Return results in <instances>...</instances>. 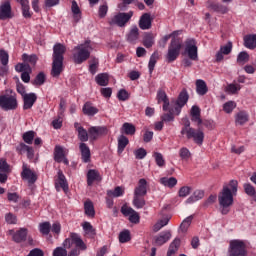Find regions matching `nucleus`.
<instances>
[{
    "label": "nucleus",
    "mask_w": 256,
    "mask_h": 256,
    "mask_svg": "<svg viewBox=\"0 0 256 256\" xmlns=\"http://www.w3.org/2000/svg\"><path fill=\"white\" fill-rule=\"evenodd\" d=\"M239 182L231 180L228 184L224 185L218 195L219 211L221 215H229L231 207H233L235 195H237V187Z\"/></svg>",
    "instance_id": "obj_1"
},
{
    "label": "nucleus",
    "mask_w": 256,
    "mask_h": 256,
    "mask_svg": "<svg viewBox=\"0 0 256 256\" xmlns=\"http://www.w3.org/2000/svg\"><path fill=\"white\" fill-rule=\"evenodd\" d=\"M62 245L65 249H72L73 245H75V248L68 253V256H79L81 255V251H85L87 249V245L83 242L81 236L73 232L70 233V236L63 241Z\"/></svg>",
    "instance_id": "obj_2"
},
{
    "label": "nucleus",
    "mask_w": 256,
    "mask_h": 256,
    "mask_svg": "<svg viewBox=\"0 0 256 256\" xmlns=\"http://www.w3.org/2000/svg\"><path fill=\"white\" fill-rule=\"evenodd\" d=\"M67 48L65 45L58 43L53 47V64H52V77H59L63 71V55H65Z\"/></svg>",
    "instance_id": "obj_3"
},
{
    "label": "nucleus",
    "mask_w": 256,
    "mask_h": 256,
    "mask_svg": "<svg viewBox=\"0 0 256 256\" xmlns=\"http://www.w3.org/2000/svg\"><path fill=\"white\" fill-rule=\"evenodd\" d=\"M91 51H93V46H91V41L89 40L75 46L72 50V59L74 63H76V65L85 63V61L91 57Z\"/></svg>",
    "instance_id": "obj_4"
},
{
    "label": "nucleus",
    "mask_w": 256,
    "mask_h": 256,
    "mask_svg": "<svg viewBox=\"0 0 256 256\" xmlns=\"http://www.w3.org/2000/svg\"><path fill=\"white\" fill-rule=\"evenodd\" d=\"M19 107L17 102V95L13 93V90H6L5 94L0 95V108L3 111H15Z\"/></svg>",
    "instance_id": "obj_5"
},
{
    "label": "nucleus",
    "mask_w": 256,
    "mask_h": 256,
    "mask_svg": "<svg viewBox=\"0 0 256 256\" xmlns=\"http://www.w3.org/2000/svg\"><path fill=\"white\" fill-rule=\"evenodd\" d=\"M228 256H247V244L245 240H231L228 247Z\"/></svg>",
    "instance_id": "obj_6"
},
{
    "label": "nucleus",
    "mask_w": 256,
    "mask_h": 256,
    "mask_svg": "<svg viewBox=\"0 0 256 256\" xmlns=\"http://www.w3.org/2000/svg\"><path fill=\"white\" fill-rule=\"evenodd\" d=\"M181 47H183L181 41L178 38H172L166 55L168 63H173V61L177 60L181 53Z\"/></svg>",
    "instance_id": "obj_7"
},
{
    "label": "nucleus",
    "mask_w": 256,
    "mask_h": 256,
    "mask_svg": "<svg viewBox=\"0 0 256 256\" xmlns=\"http://www.w3.org/2000/svg\"><path fill=\"white\" fill-rule=\"evenodd\" d=\"M199 49L197 48V41L193 38H188L184 45V55H187L191 61H199Z\"/></svg>",
    "instance_id": "obj_8"
},
{
    "label": "nucleus",
    "mask_w": 256,
    "mask_h": 256,
    "mask_svg": "<svg viewBox=\"0 0 256 256\" xmlns=\"http://www.w3.org/2000/svg\"><path fill=\"white\" fill-rule=\"evenodd\" d=\"M131 17H133V11H129L127 13L120 12L110 20L109 24L117 25L118 27H125V25H127L131 20Z\"/></svg>",
    "instance_id": "obj_9"
},
{
    "label": "nucleus",
    "mask_w": 256,
    "mask_h": 256,
    "mask_svg": "<svg viewBox=\"0 0 256 256\" xmlns=\"http://www.w3.org/2000/svg\"><path fill=\"white\" fill-rule=\"evenodd\" d=\"M187 133L184 134L186 139H191L196 143V145H203V141H205V132L201 129H189L186 131Z\"/></svg>",
    "instance_id": "obj_10"
},
{
    "label": "nucleus",
    "mask_w": 256,
    "mask_h": 256,
    "mask_svg": "<svg viewBox=\"0 0 256 256\" xmlns=\"http://www.w3.org/2000/svg\"><path fill=\"white\" fill-rule=\"evenodd\" d=\"M15 71H17V73H22L21 74V80L24 83H29V81H31V73H33V69H31V65H29V64H17L15 66Z\"/></svg>",
    "instance_id": "obj_11"
},
{
    "label": "nucleus",
    "mask_w": 256,
    "mask_h": 256,
    "mask_svg": "<svg viewBox=\"0 0 256 256\" xmlns=\"http://www.w3.org/2000/svg\"><path fill=\"white\" fill-rule=\"evenodd\" d=\"M189 101V94L187 93V90H182L178 96V99L175 102V107L172 109L173 113L176 115H179L181 113V109L187 105V102Z\"/></svg>",
    "instance_id": "obj_12"
},
{
    "label": "nucleus",
    "mask_w": 256,
    "mask_h": 256,
    "mask_svg": "<svg viewBox=\"0 0 256 256\" xmlns=\"http://www.w3.org/2000/svg\"><path fill=\"white\" fill-rule=\"evenodd\" d=\"M55 189L56 191H61V189H63L65 193L69 191V183L67 182L65 174H63V171L61 170L57 172V176L55 178Z\"/></svg>",
    "instance_id": "obj_13"
},
{
    "label": "nucleus",
    "mask_w": 256,
    "mask_h": 256,
    "mask_svg": "<svg viewBox=\"0 0 256 256\" xmlns=\"http://www.w3.org/2000/svg\"><path fill=\"white\" fill-rule=\"evenodd\" d=\"M0 19L1 21H5V19H13V11L9 0L2 2L0 5Z\"/></svg>",
    "instance_id": "obj_14"
},
{
    "label": "nucleus",
    "mask_w": 256,
    "mask_h": 256,
    "mask_svg": "<svg viewBox=\"0 0 256 256\" xmlns=\"http://www.w3.org/2000/svg\"><path fill=\"white\" fill-rule=\"evenodd\" d=\"M21 177L24 181H28L29 185H33L37 181V174L30 170L25 163L22 165Z\"/></svg>",
    "instance_id": "obj_15"
},
{
    "label": "nucleus",
    "mask_w": 256,
    "mask_h": 256,
    "mask_svg": "<svg viewBox=\"0 0 256 256\" xmlns=\"http://www.w3.org/2000/svg\"><path fill=\"white\" fill-rule=\"evenodd\" d=\"M121 213L122 215H125V217H129L130 223H139V213H137L133 208L124 205L121 208Z\"/></svg>",
    "instance_id": "obj_16"
},
{
    "label": "nucleus",
    "mask_w": 256,
    "mask_h": 256,
    "mask_svg": "<svg viewBox=\"0 0 256 256\" xmlns=\"http://www.w3.org/2000/svg\"><path fill=\"white\" fill-rule=\"evenodd\" d=\"M138 25H139L140 29H142V31L149 30L151 28V25H152L151 14L144 13L140 17Z\"/></svg>",
    "instance_id": "obj_17"
},
{
    "label": "nucleus",
    "mask_w": 256,
    "mask_h": 256,
    "mask_svg": "<svg viewBox=\"0 0 256 256\" xmlns=\"http://www.w3.org/2000/svg\"><path fill=\"white\" fill-rule=\"evenodd\" d=\"M24 105L23 109L27 111L28 109H31L33 105H35V102L37 101V94L36 93H29L24 95L23 97Z\"/></svg>",
    "instance_id": "obj_18"
},
{
    "label": "nucleus",
    "mask_w": 256,
    "mask_h": 256,
    "mask_svg": "<svg viewBox=\"0 0 256 256\" xmlns=\"http://www.w3.org/2000/svg\"><path fill=\"white\" fill-rule=\"evenodd\" d=\"M54 159L57 163H64L65 165H69V160L65 158V151L63 147L56 146L54 150Z\"/></svg>",
    "instance_id": "obj_19"
},
{
    "label": "nucleus",
    "mask_w": 256,
    "mask_h": 256,
    "mask_svg": "<svg viewBox=\"0 0 256 256\" xmlns=\"http://www.w3.org/2000/svg\"><path fill=\"white\" fill-rule=\"evenodd\" d=\"M134 195L145 197L147 195V180L145 178H141L138 181V185L134 189Z\"/></svg>",
    "instance_id": "obj_20"
},
{
    "label": "nucleus",
    "mask_w": 256,
    "mask_h": 256,
    "mask_svg": "<svg viewBox=\"0 0 256 256\" xmlns=\"http://www.w3.org/2000/svg\"><path fill=\"white\" fill-rule=\"evenodd\" d=\"M16 151H18V153H20L21 155H23V153H26L28 159H33V157H35V151L33 150V147H30L25 143H20L17 146Z\"/></svg>",
    "instance_id": "obj_21"
},
{
    "label": "nucleus",
    "mask_w": 256,
    "mask_h": 256,
    "mask_svg": "<svg viewBox=\"0 0 256 256\" xmlns=\"http://www.w3.org/2000/svg\"><path fill=\"white\" fill-rule=\"evenodd\" d=\"M233 50V43L228 42L226 45L222 46L220 50L216 53V61L219 63L223 59V55H229Z\"/></svg>",
    "instance_id": "obj_22"
},
{
    "label": "nucleus",
    "mask_w": 256,
    "mask_h": 256,
    "mask_svg": "<svg viewBox=\"0 0 256 256\" xmlns=\"http://www.w3.org/2000/svg\"><path fill=\"white\" fill-rule=\"evenodd\" d=\"M83 163H89L91 161V150L85 143H80L79 146Z\"/></svg>",
    "instance_id": "obj_23"
},
{
    "label": "nucleus",
    "mask_w": 256,
    "mask_h": 256,
    "mask_svg": "<svg viewBox=\"0 0 256 256\" xmlns=\"http://www.w3.org/2000/svg\"><path fill=\"white\" fill-rule=\"evenodd\" d=\"M74 127L78 133V139H80L83 143L89 141V133H87V130H85V128H83L79 122H75Z\"/></svg>",
    "instance_id": "obj_24"
},
{
    "label": "nucleus",
    "mask_w": 256,
    "mask_h": 256,
    "mask_svg": "<svg viewBox=\"0 0 256 256\" xmlns=\"http://www.w3.org/2000/svg\"><path fill=\"white\" fill-rule=\"evenodd\" d=\"M82 112L84 113V115H87L88 117H93L99 113V109L93 106L91 102H86L83 105Z\"/></svg>",
    "instance_id": "obj_25"
},
{
    "label": "nucleus",
    "mask_w": 256,
    "mask_h": 256,
    "mask_svg": "<svg viewBox=\"0 0 256 256\" xmlns=\"http://www.w3.org/2000/svg\"><path fill=\"white\" fill-rule=\"evenodd\" d=\"M95 181H101V175L99 174V171L90 169L87 173V184L91 187Z\"/></svg>",
    "instance_id": "obj_26"
},
{
    "label": "nucleus",
    "mask_w": 256,
    "mask_h": 256,
    "mask_svg": "<svg viewBox=\"0 0 256 256\" xmlns=\"http://www.w3.org/2000/svg\"><path fill=\"white\" fill-rule=\"evenodd\" d=\"M171 239V231L166 230L159 234V236L155 237V243L156 245H165L167 241Z\"/></svg>",
    "instance_id": "obj_27"
},
{
    "label": "nucleus",
    "mask_w": 256,
    "mask_h": 256,
    "mask_svg": "<svg viewBox=\"0 0 256 256\" xmlns=\"http://www.w3.org/2000/svg\"><path fill=\"white\" fill-rule=\"evenodd\" d=\"M105 131H107V128L105 127L93 126L89 128L88 133L90 139H97V137H99V135H103Z\"/></svg>",
    "instance_id": "obj_28"
},
{
    "label": "nucleus",
    "mask_w": 256,
    "mask_h": 256,
    "mask_svg": "<svg viewBox=\"0 0 256 256\" xmlns=\"http://www.w3.org/2000/svg\"><path fill=\"white\" fill-rule=\"evenodd\" d=\"M244 47L246 49L256 48V34H249L244 37Z\"/></svg>",
    "instance_id": "obj_29"
},
{
    "label": "nucleus",
    "mask_w": 256,
    "mask_h": 256,
    "mask_svg": "<svg viewBox=\"0 0 256 256\" xmlns=\"http://www.w3.org/2000/svg\"><path fill=\"white\" fill-rule=\"evenodd\" d=\"M207 91H209V88H207V83H205L204 80L198 79L196 81V93L203 96L207 95Z\"/></svg>",
    "instance_id": "obj_30"
},
{
    "label": "nucleus",
    "mask_w": 256,
    "mask_h": 256,
    "mask_svg": "<svg viewBox=\"0 0 256 256\" xmlns=\"http://www.w3.org/2000/svg\"><path fill=\"white\" fill-rule=\"evenodd\" d=\"M95 81L97 85H100V87H107V85H109V74L107 73L97 74L95 77Z\"/></svg>",
    "instance_id": "obj_31"
},
{
    "label": "nucleus",
    "mask_w": 256,
    "mask_h": 256,
    "mask_svg": "<svg viewBox=\"0 0 256 256\" xmlns=\"http://www.w3.org/2000/svg\"><path fill=\"white\" fill-rule=\"evenodd\" d=\"M27 239V229L21 228L20 230L16 231L13 235V241L15 243H21Z\"/></svg>",
    "instance_id": "obj_32"
},
{
    "label": "nucleus",
    "mask_w": 256,
    "mask_h": 256,
    "mask_svg": "<svg viewBox=\"0 0 256 256\" xmlns=\"http://www.w3.org/2000/svg\"><path fill=\"white\" fill-rule=\"evenodd\" d=\"M181 245V239L179 238H175L170 246H169V249H168V252H167V256H173L177 253V251H179V247Z\"/></svg>",
    "instance_id": "obj_33"
},
{
    "label": "nucleus",
    "mask_w": 256,
    "mask_h": 256,
    "mask_svg": "<svg viewBox=\"0 0 256 256\" xmlns=\"http://www.w3.org/2000/svg\"><path fill=\"white\" fill-rule=\"evenodd\" d=\"M82 228H83V231H84L86 237H89L90 239H93L95 237V235L97 234L95 232V228H93V225H91V223H89V222H84L82 224Z\"/></svg>",
    "instance_id": "obj_34"
},
{
    "label": "nucleus",
    "mask_w": 256,
    "mask_h": 256,
    "mask_svg": "<svg viewBox=\"0 0 256 256\" xmlns=\"http://www.w3.org/2000/svg\"><path fill=\"white\" fill-rule=\"evenodd\" d=\"M137 39H139V28L137 26H132L127 35V41H129V43H136Z\"/></svg>",
    "instance_id": "obj_35"
},
{
    "label": "nucleus",
    "mask_w": 256,
    "mask_h": 256,
    "mask_svg": "<svg viewBox=\"0 0 256 256\" xmlns=\"http://www.w3.org/2000/svg\"><path fill=\"white\" fill-rule=\"evenodd\" d=\"M22 61H24V65L35 66V65H37L38 58H37V55H35V54L29 55V54L24 53L22 55Z\"/></svg>",
    "instance_id": "obj_36"
},
{
    "label": "nucleus",
    "mask_w": 256,
    "mask_h": 256,
    "mask_svg": "<svg viewBox=\"0 0 256 256\" xmlns=\"http://www.w3.org/2000/svg\"><path fill=\"white\" fill-rule=\"evenodd\" d=\"M161 185H164V187H169V189H173L175 185H177V178L175 177H163L160 179Z\"/></svg>",
    "instance_id": "obj_37"
},
{
    "label": "nucleus",
    "mask_w": 256,
    "mask_h": 256,
    "mask_svg": "<svg viewBox=\"0 0 256 256\" xmlns=\"http://www.w3.org/2000/svg\"><path fill=\"white\" fill-rule=\"evenodd\" d=\"M84 211L87 217H95V206L91 200H87L84 203Z\"/></svg>",
    "instance_id": "obj_38"
},
{
    "label": "nucleus",
    "mask_w": 256,
    "mask_h": 256,
    "mask_svg": "<svg viewBox=\"0 0 256 256\" xmlns=\"http://www.w3.org/2000/svg\"><path fill=\"white\" fill-rule=\"evenodd\" d=\"M236 125H245L249 121V114L245 111L239 112L235 117Z\"/></svg>",
    "instance_id": "obj_39"
},
{
    "label": "nucleus",
    "mask_w": 256,
    "mask_h": 256,
    "mask_svg": "<svg viewBox=\"0 0 256 256\" xmlns=\"http://www.w3.org/2000/svg\"><path fill=\"white\" fill-rule=\"evenodd\" d=\"M205 197V192L202 190H196L187 200L186 203H195V201H199Z\"/></svg>",
    "instance_id": "obj_40"
},
{
    "label": "nucleus",
    "mask_w": 256,
    "mask_h": 256,
    "mask_svg": "<svg viewBox=\"0 0 256 256\" xmlns=\"http://www.w3.org/2000/svg\"><path fill=\"white\" fill-rule=\"evenodd\" d=\"M159 60V53L158 52H154L151 56H150V60L148 63V69H149V73L151 75V73H153V71L155 70V65H157V61Z\"/></svg>",
    "instance_id": "obj_41"
},
{
    "label": "nucleus",
    "mask_w": 256,
    "mask_h": 256,
    "mask_svg": "<svg viewBox=\"0 0 256 256\" xmlns=\"http://www.w3.org/2000/svg\"><path fill=\"white\" fill-rule=\"evenodd\" d=\"M127 145H129V138H127L125 135L118 137V153H123Z\"/></svg>",
    "instance_id": "obj_42"
},
{
    "label": "nucleus",
    "mask_w": 256,
    "mask_h": 256,
    "mask_svg": "<svg viewBox=\"0 0 256 256\" xmlns=\"http://www.w3.org/2000/svg\"><path fill=\"white\" fill-rule=\"evenodd\" d=\"M123 195H125V189H123V187L118 186L116 187L114 190H108L107 191V196L108 197H123Z\"/></svg>",
    "instance_id": "obj_43"
},
{
    "label": "nucleus",
    "mask_w": 256,
    "mask_h": 256,
    "mask_svg": "<svg viewBox=\"0 0 256 256\" xmlns=\"http://www.w3.org/2000/svg\"><path fill=\"white\" fill-rule=\"evenodd\" d=\"M209 8L212 9L213 11H216L217 13H222L225 14L229 11L227 6L219 3H210Z\"/></svg>",
    "instance_id": "obj_44"
},
{
    "label": "nucleus",
    "mask_w": 256,
    "mask_h": 256,
    "mask_svg": "<svg viewBox=\"0 0 256 256\" xmlns=\"http://www.w3.org/2000/svg\"><path fill=\"white\" fill-rule=\"evenodd\" d=\"M72 13L74 21L79 23V21H81V10L79 9V5H77L76 1H72Z\"/></svg>",
    "instance_id": "obj_45"
},
{
    "label": "nucleus",
    "mask_w": 256,
    "mask_h": 256,
    "mask_svg": "<svg viewBox=\"0 0 256 256\" xmlns=\"http://www.w3.org/2000/svg\"><path fill=\"white\" fill-rule=\"evenodd\" d=\"M143 45L147 49H150V47H153L155 45V36L152 33H148L144 36Z\"/></svg>",
    "instance_id": "obj_46"
},
{
    "label": "nucleus",
    "mask_w": 256,
    "mask_h": 256,
    "mask_svg": "<svg viewBox=\"0 0 256 256\" xmlns=\"http://www.w3.org/2000/svg\"><path fill=\"white\" fill-rule=\"evenodd\" d=\"M38 229L41 235H49V233H51V223L42 222L38 225Z\"/></svg>",
    "instance_id": "obj_47"
},
{
    "label": "nucleus",
    "mask_w": 256,
    "mask_h": 256,
    "mask_svg": "<svg viewBox=\"0 0 256 256\" xmlns=\"http://www.w3.org/2000/svg\"><path fill=\"white\" fill-rule=\"evenodd\" d=\"M133 205L136 209H143L145 207V198L143 196L134 195Z\"/></svg>",
    "instance_id": "obj_48"
},
{
    "label": "nucleus",
    "mask_w": 256,
    "mask_h": 256,
    "mask_svg": "<svg viewBox=\"0 0 256 256\" xmlns=\"http://www.w3.org/2000/svg\"><path fill=\"white\" fill-rule=\"evenodd\" d=\"M193 221V216H188L186 219H184L180 225V231L181 233H187V230L189 227H191V223Z\"/></svg>",
    "instance_id": "obj_49"
},
{
    "label": "nucleus",
    "mask_w": 256,
    "mask_h": 256,
    "mask_svg": "<svg viewBox=\"0 0 256 256\" xmlns=\"http://www.w3.org/2000/svg\"><path fill=\"white\" fill-rule=\"evenodd\" d=\"M191 151L187 147H182L179 150V157L182 159V161H189L191 159Z\"/></svg>",
    "instance_id": "obj_50"
},
{
    "label": "nucleus",
    "mask_w": 256,
    "mask_h": 256,
    "mask_svg": "<svg viewBox=\"0 0 256 256\" xmlns=\"http://www.w3.org/2000/svg\"><path fill=\"white\" fill-rule=\"evenodd\" d=\"M122 131L125 135H135V126L131 123L125 122L122 126Z\"/></svg>",
    "instance_id": "obj_51"
},
{
    "label": "nucleus",
    "mask_w": 256,
    "mask_h": 256,
    "mask_svg": "<svg viewBox=\"0 0 256 256\" xmlns=\"http://www.w3.org/2000/svg\"><path fill=\"white\" fill-rule=\"evenodd\" d=\"M241 91V85L239 84H229L226 87V93L229 95H235L236 93H239Z\"/></svg>",
    "instance_id": "obj_52"
},
{
    "label": "nucleus",
    "mask_w": 256,
    "mask_h": 256,
    "mask_svg": "<svg viewBox=\"0 0 256 256\" xmlns=\"http://www.w3.org/2000/svg\"><path fill=\"white\" fill-rule=\"evenodd\" d=\"M119 241L120 243H128V241H131V232H129V230L120 232Z\"/></svg>",
    "instance_id": "obj_53"
},
{
    "label": "nucleus",
    "mask_w": 256,
    "mask_h": 256,
    "mask_svg": "<svg viewBox=\"0 0 256 256\" xmlns=\"http://www.w3.org/2000/svg\"><path fill=\"white\" fill-rule=\"evenodd\" d=\"M153 157L155 159L156 165L159 167H165V158L163 157V154L154 152Z\"/></svg>",
    "instance_id": "obj_54"
},
{
    "label": "nucleus",
    "mask_w": 256,
    "mask_h": 256,
    "mask_svg": "<svg viewBox=\"0 0 256 256\" xmlns=\"http://www.w3.org/2000/svg\"><path fill=\"white\" fill-rule=\"evenodd\" d=\"M191 191V186H183L179 189L178 196L182 198L189 197V195H191Z\"/></svg>",
    "instance_id": "obj_55"
},
{
    "label": "nucleus",
    "mask_w": 256,
    "mask_h": 256,
    "mask_svg": "<svg viewBox=\"0 0 256 256\" xmlns=\"http://www.w3.org/2000/svg\"><path fill=\"white\" fill-rule=\"evenodd\" d=\"M244 187V191L246 193V195H248L249 197H255V193H256V190H255V187L249 183H245L243 185Z\"/></svg>",
    "instance_id": "obj_56"
},
{
    "label": "nucleus",
    "mask_w": 256,
    "mask_h": 256,
    "mask_svg": "<svg viewBox=\"0 0 256 256\" xmlns=\"http://www.w3.org/2000/svg\"><path fill=\"white\" fill-rule=\"evenodd\" d=\"M33 139H35L34 131H28L23 134V141H25L28 145H31L33 143Z\"/></svg>",
    "instance_id": "obj_57"
},
{
    "label": "nucleus",
    "mask_w": 256,
    "mask_h": 256,
    "mask_svg": "<svg viewBox=\"0 0 256 256\" xmlns=\"http://www.w3.org/2000/svg\"><path fill=\"white\" fill-rule=\"evenodd\" d=\"M45 83V73L40 72L33 80L32 85L41 86Z\"/></svg>",
    "instance_id": "obj_58"
},
{
    "label": "nucleus",
    "mask_w": 256,
    "mask_h": 256,
    "mask_svg": "<svg viewBox=\"0 0 256 256\" xmlns=\"http://www.w3.org/2000/svg\"><path fill=\"white\" fill-rule=\"evenodd\" d=\"M235 107H237V103L234 101H228L223 105L225 113H233V109H235Z\"/></svg>",
    "instance_id": "obj_59"
},
{
    "label": "nucleus",
    "mask_w": 256,
    "mask_h": 256,
    "mask_svg": "<svg viewBox=\"0 0 256 256\" xmlns=\"http://www.w3.org/2000/svg\"><path fill=\"white\" fill-rule=\"evenodd\" d=\"M249 61V54L247 52H240L237 57V63L245 65Z\"/></svg>",
    "instance_id": "obj_60"
},
{
    "label": "nucleus",
    "mask_w": 256,
    "mask_h": 256,
    "mask_svg": "<svg viewBox=\"0 0 256 256\" xmlns=\"http://www.w3.org/2000/svg\"><path fill=\"white\" fill-rule=\"evenodd\" d=\"M67 249L63 247H57L53 251V256H68Z\"/></svg>",
    "instance_id": "obj_61"
},
{
    "label": "nucleus",
    "mask_w": 256,
    "mask_h": 256,
    "mask_svg": "<svg viewBox=\"0 0 256 256\" xmlns=\"http://www.w3.org/2000/svg\"><path fill=\"white\" fill-rule=\"evenodd\" d=\"M136 159H145L147 157V150L145 148H139L134 152Z\"/></svg>",
    "instance_id": "obj_62"
},
{
    "label": "nucleus",
    "mask_w": 256,
    "mask_h": 256,
    "mask_svg": "<svg viewBox=\"0 0 256 256\" xmlns=\"http://www.w3.org/2000/svg\"><path fill=\"white\" fill-rule=\"evenodd\" d=\"M0 61L4 66L9 63V53L7 51L0 50Z\"/></svg>",
    "instance_id": "obj_63"
},
{
    "label": "nucleus",
    "mask_w": 256,
    "mask_h": 256,
    "mask_svg": "<svg viewBox=\"0 0 256 256\" xmlns=\"http://www.w3.org/2000/svg\"><path fill=\"white\" fill-rule=\"evenodd\" d=\"M27 256H44V254L41 249L35 248L31 250Z\"/></svg>",
    "instance_id": "obj_64"
}]
</instances>
